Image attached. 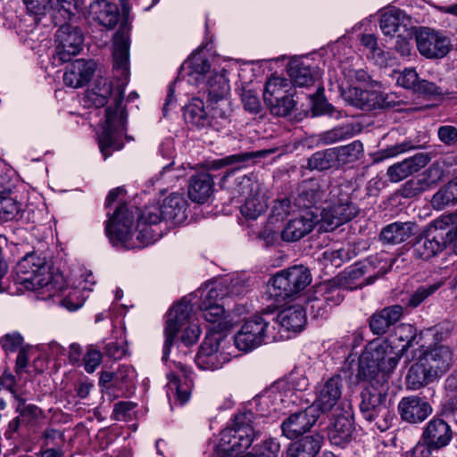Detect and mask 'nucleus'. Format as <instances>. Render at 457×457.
<instances>
[{"instance_id": "nucleus-6", "label": "nucleus", "mask_w": 457, "mask_h": 457, "mask_svg": "<svg viewBox=\"0 0 457 457\" xmlns=\"http://www.w3.org/2000/svg\"><path fill=\"white\" fill-rule=\"evenodd\" d=\"M312 281L309 270L303 265L292 266L277 273L270 280L268 294L277 305L293 298Z\"/></svg>"}, {"instance_id": "nucleus-24", "label": "nucleus", "mask_w": 457, "mask_h": 457, "mask_svg": "<svg viewBox=\"0 0 457 457\" xmlns=\"http://www.w3.org/2000/svg\"><path fill=\"white\" fill-rule=\"evenodd\" d=\"M453 438L451 426L443 419L433 418L424 428L422 440L435 450L447 446Z\"/></svg>"}, {"instance_id": "nucleus-15", "label": "nucleus", "mask_w": 457, "mask_h": 457, "mask_svg": "<svg viewBox=\"0 0 457 457\" xmlns=\"http://www.w3.org/2000/svg\"><path fill=\"white\" fill-rule=\"evenodd\" d=\"M221 340L219 333H212L205 337L195 356V363L201 370H215L228 361L225 354L219 352Z\"/></svg>"}, {"instance_id": "nucleus-38", "label": "nucleus", "mask_w": 457, "mask_h": 457, "mask_svg": "<svg viewBox=\"0 0 457 457\" xmlns=\"http://www.w3.org/2000/svg\"><path fill=\"white\" fill-rule=\"evenodd\" d=\"M213 179L209 173L201 172L190 179L188 195L193 202L203 204L212 193Z\"/></svg>"}, {"instance_id": "nucleus-14", "label": "nucleus", "mask_w": 457, "mask_h": 457, "mask_svg": "<svg viewBox=\"0 0 457 457\" xmlns=\"http://www.w3.org/2000/svg\"><path fill=\"white\" fill-rule=\"evenodd\" d=\"M84 36L80 29L70 23L62 25L55 33L56 58L67 62L79 54L82 49Z\"/></svg>"}, {"instance_id": "nucleus-4", "label": "nucleus", "mask_w": 457, "mask_h": 457, "mask_svg": "<svg viewBox=\"0 0 457 457\" xmlns=\"http://www.w3.org/2000/svg\"><path fill=\"white\" fill-rule=\"evenodd\" d=\"M255 415L251 411L237 413L232 425L222 430L216 457H237L252 445L254 436Z\"/></svg>"}, {"instance_id": "nucleus-60", "label": "nucleus", "mask_w": 457, "mask_h": 457, "mask_svg": "<svg viewBox=\"0 0 457 457\" xmlns=\"http://www.w3.org/2000/svg\"><path fill=\"white\" fill-rule=\"evenodd\" d=\"M28 11L36 15H46L51 11H54L53 0H23Z\"/></svg>"}, {"instance_id": "nucleus-43", "label": "nucleus", "mask_w": 457, "mask_h": 457, "mask_svg": "<svg viewBox=\"0 0 457 457\" xmlns=\"http://www.w3.org/2000/svg\"><path fill=\"white\" fill-rule=\"evenodd\" d=\"M431 204L436 210L457 204V181L452 180L441 187L433 195Z\"/></svg>"}, {"instance_id": "nucleus-49", "label": "nucleus", "mask_w": 457, "mask_h": 457, "mask_svg": "<svg viewBox=\"0 0 457 457\" xmlns=\"http://www.w3.org/2000/svg\"><path fill=\"white\" fill-rule=\"evenodd\" d=\"M10 189L2 191V221L16 220L21 215V204L16 198L5 195Z\"/></svg>"}, {"instance_id": "nucleus-55", "label": "nucleus", "mask_w": 457, "mask_h": 457, "mask_svg": "<svg viewBox=\"0 0 457 457\" xmlns=\"http://www.w3.org/2000/svg\"><path fill=\"white\" fill-rule=\"evenodd\" d=\"M198 309L203 312V317L208 322L218 321L224 314V308L217 303L200 302Z\"/></svg>"}, {"instance_id": "nucleus-19", "label": "nucleus", "mask_w": 457, "mask_h": 457, "mask_svg": "<svg viewBox=\"0 0 457 457\" xmlns=\"http://www.w3.org/2000/svg\"><path fill=\"white\" fill-rule=\"evenodd\" d=\"M320 214L313 211H307L303 214L291 219L281 231V238L286 242H296L308 235L314 226L320 222Z\"/></svg>"}, {"instance_id": "nucleus-27", "label": "nucleus", "mask_w": 457, "mask_h": 457, "mask_svg": "<svg viewBox=\"0 0 457 457\" xmlns=\"http://www.w3.org/2000/svg\"><path fill=\"white\" fill-rule=\"evenodd\" d=\"M430 161L429 155L425 153H419L412 157L407 158L388 167L386 174L391 182H399L407 177L418 172Z\"/></svg>"}, {"instance_id": "nucleus-48", "label": "nucleus", "mask_w": 457, "mask_h": 457, "mask_svg": "<svg viewBox=\"0 0 457 457\" xmlns=\"http://www.w3.org/2000/svg\"><path fill=\"white\" fill-rule=\"evenodd\" d=\"M244 204L241 205L240 211L242 215L247 219L255 220L267 207L262 196L258 193L253 195L247 196L243 200Z\"/></svg>"}, {"instance_id": "nucleus-23", "label": "nucleus", "mask_w": 457, "mask_h": 457, "mask_svg": "<svg viewBox=\"0 0 457 457\" xmlns=\"http://www.w3.org/2000/svg\"><path fill=\"white\" fill-rule=\"evenodd\" d=\"M343 389V379L340 376L328 378L318 392L317 399L312 405H316L319 415L332 411L340 402Z\"/></svg>"}, {"instance_id": "nucleus-35", "label": "nucleus", "mask_w": 457, "mask_h": 457, "mask_svg": "<svg viewBox=\"0 0 457 457\" xmlns=\"http://www.w3.org/2000/svg\"><path fill=\"white\" fill-rule=\"evenodd\" d=\"M322 443L323 436L319 433L303 436L289 445L286 457H315Z\"/></svg>"}, {"instance_id": "nucleus-61", "label": "nucleus", "mask_w": 457, "mask_h": 457, "mask_svg": "<svg viewBox=\"0 0 457 457\" xmlns=\"http://www.w3.org/2000/svg\"><path fill=\"white\" fill-rule=\"evenodd\" d=\"M453 330V326L450 322H443L433 328H429L426 330L428 336L433 337L434 345H441L440 343L446 340Z\"/></svg>"}, {"instance_id": "nucleus-22", "label": "nucleus", "mask_w": 457, "mask_h": 457, "mask_svg": "<svg viewBox=\"0 0 457 457\" xmlns=\"http://www.w3.org/2000/svg\"><path fill=\"white\" fill-rule=\"evenodd\" d=\"M398 411L403 421L418 424L432 413V407L424 398L411 395L401 399L398 403Z\"/></svg>"}, {"instance_id": "nucleus-58", "label": "nucleus", "mask_w": 457, "mask_h": 457, "mask_svg": "<svg viewBox=\"0 0 457 457\" xmlns=\"http://www.w3.org/2000/svg\"><path fill=\"white\" fill-rule=\"evenodd\" d=\"M254 156H256V154H254V153H243V154H231L223 159L212 162L210 165V169L211 170H219L223 166L232 165V164H236V163H243V162H245L251 160Z\"/></svg>"}, {"instance_id": "nucleus-50", "label": "nucleus", "mask_w": 457, "mask_h": 457, "mask_svg": "<svg viewBox=\"0 0 457 457\" xmlns=\"http://www.w3.org/2000/svg\"><path fill=\"white\" fill-rule=\"evenodd\" d=\"M309 97L312 103V110L315 115H333L335 109L329 103H328L326 97L324 96L323 87H319L316 93L310 95Z\"/></svg>"}, {"instance_id": "nucleus-10", "label": "nucleus", "mask_w": 457, "mask_h": 457, "mask_svg": "<svg viewBox=\"0 0 457 457\" xmlns=\"http://www.w3.org/2000/svg\"><path fill=\"white\" fill-rule=\"evenodd\" d=\"M133 206L129 208L123 204L117 207L109 218L105 232L113 245H126L132 237L135 213Z\"/></svg>"}, {"instance_id": "nucleus-47", "label": "nucleus", "mask_w": 457, "mask_h": 457, "mask_svg": "<svg viewBox=\"0 0 457 457\" xmlns=\"http://www.w3.org/2000/svg\"><path fill=\"white\" fill-rule=\"evenodd\" d=\"M353 124L346 123L338 127H335L320 135V140L325 145H330L341 140L348 139L356 134Z\"/></svg>"}, {"instance_id": "nucleus-20", "label": "nucleus", "mask_w": 457, "mask_h": 457, "mask_svg": "<svg viewBox=\"0 0 457 457\" xmlns=\"http://www.w3.org/2000/svg\"><path fill=\"white\" fill-rule=\"evenodd\" d=\"M420 356L437 378L447 372L453 362V351L445 345H430Z\"/></svg>"}, {"instance_id": "nucleus-63", "label": "nucleus", "mask_w": 457, "mask_h": 457, "mask_svg": "<svg viewBox=\"0 0 457 457\" xmlns=\"http://www.w3.org/2000/svg\"><path fill=\"white\" fill-rule=\"evenodd\" d=\"M242 104L245 111L257 114L262 110L261 102L257 94L253 90H244L241 96Z\"/></svg>"}, {"instance_id": "nucleus-54", "label": "nucleus", "mask_w": 457, "mask_h": 457, "mask_svg": "<svg viewBox=\"0 0 457 457\" xmlns=\"http://www.w3.org/2000/svg\"><path fill=\"white\" fill-rule=\"evenodd\" d=\"M442 283H434L428 286L420 287L412 295L409 297L408 306L416 308L418 307L426 298L435 293Z\"/></svg>"}, {"instance_id": "nucleus-62", "label": "nucleus", "mask_w": 457, "mask_h": 457, "mask_svg": "<svg viewBox=\"0 0 457 457\" xmlns=\"http://www.w3.org/2000/svg\"><path fill=\"white\" fill-rule=\"evenodd\" d=\"M103 354L100 350L94 345H90L84 355L85 370L88 373H93L102 362Z\"/></svg>"}, {"instance_id": "nucleus-32", "label": "nucleus", "mask_w": 457, "mask_h": 457, "mask_svg": "<svg viewBox=\"0 0 457 457\" xmlns=\"http://www.w3.org/2000/svg\"><path fill=\"white\" fill-rule=\"evenodd\" d=\"M417 226L411 221H395L384 227L379 234V240L386 245L401 244L415 234Z\"/></svg>"}, {"instance_id": "nucleus-37", "label": "nucleus", "mask_w": 457, "mask_h": 457, "mask_svg": "<svg viewBox=\"0 0 457 457\" xmlns=\"http://www.w3.org/2000/svg\"><path fill=\"white\" fill-rule=\"evenodd\" d=\"M187 201L181 194L173 193L160 206L163 220L180 223L186 219Z\"/></svg>"}, {"instance_id": "nucleus-39", "label": "nucleus", "mask_w": 457, "mask_h": 457, "mask_svg": "<svg viewBox=\"0 0 457 457\" xmlns=\"http://www.w3.org/2000/svg\"><path fill=\"white\" fill-rule=\"evenodd\" d=\"M184 119L197 129L209 128L212 120L209 112L205 111L204 101L197 97L185 106Z\"/></svg>"}, {"instance_id": "nucleus-17", "label": "nucleus", "mask_w": 457, "mask_h": 457, "mask_svg": "<svg viewBox=\"0 0 457 457\" xmlns=\"http://www.w3.org/2000/svg\"><path fill=\"white\" fill-rule=\"evenodd\" d=\"M326 200V191L316 180L303 181L297 189V195L294 198V206L303 211H313L320 213V206Z\"/></svg>"}, {"instance_id": "nucleus-8", "label": "nucleus", "mask_w": 457, "mask_h": 457, "mask_svg": "<svg viewBox=\"0 0 457 457\" xmlns=\"http://www.w3.org/2000/svg\"><path fill=\"white\" fill-rule=\"evenodd\" d=\"M295 89L288 79L271 77L265 84L263 100L271 114L286 117L292 113L296 102L294 99Z\"/></svg>"}, {"instance_id": "nucleus-1", "label": "nucleus", "mask_w": 457, "mask_h": 457, "mask_svg": "<svg viewBox=\"0 0 457 457\" xmlns=\"http://www.w3.org/2000/svg\"><path fill=\"white\" fill-rule=\"evenodd\" d=\"M129 31L130 25L125 20L120 22L113 37V68L120 80L116 88L112 89V81L108 78L98 77L86 94L87 102L96 108L104 106L108 98L113 96L114 106L105 109V120L98 135L99 148L104 159L113 151L123 147L121 137L125 131L127 116L125 110L121 108V103L129 74Z\"/></svg>"}, {"instance_id": "nucleus-34", "label": "nucleus", "mask_w": 457, "mask_h": 457, "mask_svg": "<svg viewBox=\"0 0 457 457\" xmlns=\"http://www.w3.org/2000/svg\"><path fill=\"white\" fill-rule=\"evenodd\" d=\"M436 379H437L436 376L421 356L410 367L405 378L407 388L411 390H418Z\"/></svg>"}, {"instance_id": "nucleus-44", "label": "nucleus", "mask_w": 457, "mask_h": 457, "mask_svg": "<svg viewBox=\"0 0 457 457\" xmlns=\"http://www.w3.org/2000/svg\"><path fill=\"white\" fill-rule=\"evenodd\" d=\"M340 280L334 278L328 282L322 283L319 287L318 293H320V297L325 300L327 305L331 308L334 305H338L344 299L339 287Z\"/></svg>"}, {"instance_id": "nucleus-51", "label": "nucleus", "mask_w": 457, "mask_h": 457, "mask_svg": "<svg viewBox=\"0 0 457 457\" xmlns=\"http://www.w3.org/2000/svg\"><path fill=\"white\" fill-rule=\"evenodd\" d=\"M457 213L442 216L434 220V228L436 231L447 230L444 239L446 240V244L452 242L454 239L457 226Z\"/></svg>"}, {"instance_id": "nucleus-5", "label": "nucleus", "mask_w": 457, "mask_h": 457, "mask_svg": "<svg viewBox=\"0 0 457 457\" xmlns=\"http://www.w3.org/2000/svg\"><path fill=\"white\" fill-rule=\"evenodd\" d=\"M16 272L19 277V282L27 289H46L49 296L62 289L60 285L62 282V276L56 275L53 277L49 272V267L45 259L40 258L35 253L26 254L17 263Z\"/></svg>"}, {"instance_id": "nucleus-9", "label": "nucleus", "mask_w": 457, "mask_h": 457, "mask_svg": "<svg viewBox=\"0 0 457 457\" xmlns=\"http://www.w3.org/2000/svg\"><path fill=\"white\" fill-rule=\"evenodd\" d=\"M270 322L262 315L245 320L235 336V345L240 351L249 352L262 345L269 338L276 339L270 330Z\"/></svg>"}, {"instance_id": "nucleus-31", "label": "nucleus", "mask_w": 457, "mask_h": 457, "mask_svg": "<svg viewBox=\"0 0 457 457\" xmlns=\"http://www.w3.org/2000/svg\"><path fill=\"white\" fill-rule=\"evenodd\" d=\"M288 74L294 85L299 87L312 86L320 78L318 67L301 60L290 62Z\"/></svg>"}, {"instance_id": "nucleus-18", "label": "nucleus", "mask_w": 457, "mask_h": 457, "mask_svg": "<svg viewBox=\"0 0 457 457\" xmlns=\"http://www.w3.org/2000/svg\"><path fill=\"white\" fill-rule=\"evenodd\" d=\"M335 411L328 436L332 445L343 447L352 440L354 430L353 415L343 409L336 408Z\"/></svg>"}, {"instance_id": "nucleus-33", "label": "nucleus", "mask_w": 457, "mask_h": 457, "mask_svg": "<svg viewBox=\"0 0 457 457\" xmlns=\"http://www.w3.org/2000/svg\"><path fill=\"white\" fill-rule=\"evenodd\" d=\"M445 246L446 240L442 233L434 236L429 233L417 238L413 245V255L418 259L428 260L442 252Z\"/></svg>"}, {"instance_id": "nucleus-42", "label": "nucleus", "mask_w": 457, "mask_h": 457, "mask_svg": "<svg viewBox=\"0 0 457 457\" xmlns=\"http://www.w3.org/2000/svg\"><path fill=\"white\" fill-rule=\"evenodd\" d=\"M337 167L354 162L363 156V144L360 140L333 147Z\"/></svg>"}, {"instance_id": "nucleus-36", "label": "nucleus", "mask_w": 457, "mask_h": 457, "mask_svg": "<svg viewBox=\"0 0 457 457\" xmlns=\"http://www.w3.org/2000/svg\"><path fill=\"white\" fill-rule=\"evenodd\" d=\"M277 323L287 331L300 332L306 323L305 310L299 304H295L280 311Z\"/></svg>"}, {"instance_id": "nucleus-64", "label": "nucleus", "mask_w": 457, "mask_h": 457, "mask_svg": "<svg viewBox=\"0 0 457 457\" xmlns=\"http://www.w3.org/2000/svg\"><path fill=\"white\" fill-rule=\"evenodd\" d=\"M439 140L447 146L457 144V128L452 125L440 126L437 129Z\"/></svg>"}, {"instance_id": "nucleus-52", "label": "nucleus", "mask_w": 457, "mask_h": 457, "mask_svg": "<svg viewBox=\"0 0 457 457\" xmlns=\"http://www.w3.org/2000/svg\"><path fill=\"white\" fill-rule=\"evenodd\" d=\"M395 337L400 342H405L402 345L399 351L403 354L410 347L413 345V342L416 340L415 328L410 324L402 323L395 327Z\"/></svg>"}, {"instance_id": "nucleus-2", "label": "nucleus", "mask_w": 457, "mask_h": 457, "mask_svg": "<svg viewBox=\"0 0 457 457\" xmlns=\"http://www.w3.org/2000/svg\"><path fill=\"white\" fill-rule=\"evenodd\" d=\"M370 379L360 393V412L366 421L384 432L391 428L395 419L387 403L389 383L385 376Z\"/></svg>"}, {"instance_id": "nucleus-46", "label": "nucleus", "mask_w": 457, "mask_h": 457, "mask_svg": "<svg viewBox=\"0 0 457 457\" xmlns=\"http://www.w3.org/2000/svg\"><path fill=\"white\" fill-rule=\"evenodd\" d=\"M336 167L337 165L333 148L314 153L307 162V168L310 170H325Z\"/></svg>"}, {"instance_id": "nucleus-29", "label": "nucleus", "mask_w": 457, "mask_h": 457, "mask_svg": "<svg viewBox=\"0 0 457 457\" xmlns=\"http://www.w3.org/2000/svg\"><path fill=\"white\" fill-rule=\"evenodd\" d=\"M182 375H168L167 396L170 401L178 402L180 405L185 404L190 398L193 387V380L189 377L185 367H180Z\"/></svg>"}, {"instance_id": "nucleus-45", "label": "nucleus", "mask_w": 457, "mask_h": 457, "mask_svg": "<svg viewBox=\"0 0 457 457\" xmlns=\"http://www.w3.org/2000/svg\"><path fill=\"white\" fill-rule=\"evenodd\" d=\"M259 185L248 176H241L236 179L234 187L231 188L232 198H238L237 202H243L247 196L258 193Z\"/></svg>"}, {"instance_id": "nucleus-26", "label": "nucleus", "mask_w": 457, "mask_h": 457, "mask_svg": "<svg viewBox=\"0 0 457 457\" xmlns=\"http://www.w3.org/2000/svg\"><path fill=\"white\" fill-rule=\"evenodd\" d=\"M379 26L386 36H400L402 33L412 30L411 19L400 9H391L381 15Z\"/></svg>"}, {"instance_id": "nucleus-25", "label": "nucleus", "mask_w": 457, "mask_h": 457, "mask_svg": "<svg viewBox=\"0 0 457 457\" xmlns=\"http://www.w3.org/2000/svg\"><path fill=\"white\" fill-rule=\"evenodd\" d=\"M96 71L93 61L78 59L67 66L63 74V82L72 88L84 87L92 79Z\"/></svg>"}, {"instance_id": "nucleus-3", "label": "nucleus", "mask_w": 457, "mask_h": 457, "mask_svg": "<svg viewBox=\"0 0 457 457\" xmlns=\"http://www.w3.org/2000/svg\"><path fill=\"white\" fill-rule=\"evenodd\" d=\"M403 355L399 350L395 351L389 340L374 341L359 358L358 375L364 379L382 376L388 379Z\"/></svg>"}, {"instance_id": "nucleus-41", "label": "nucleus", "mask_w": 457, "mask_h": 457, "mask_svg": "<svg viewBox=\"0 0 457 457\" xmlns=\"http://www.w3.org/2000/svg\"><path fill=\"white\" fill-rule=\"evenodd\" d=\"M210 118L212 119L210 127L215 130L222 129L230 122L232 113L231 102L229 99H221L220 101L209 102Z\"/></svg>"}, {"instance_id": "nucleus-28", "label": "nucleus", "mask_w": 457, "mask_h": 457, "mask_svg": "<svg viewBox=\"0 0 457 457\" xmlns=\"http://www.w3.org/2000/svg\"><path fill=\"white\" fill-rule=\"evenodd\" d=\"M89 14L99 25L113 29L120 21V10L116 4L107 0H94L89 4Z\"/></svg>"}, {"instance_id": "nucleus-12", "label": "nucleus", "mask_w": 457, "mask_h": 457, "mask_svg": "<svg viewBox=\"0 0 457 457\" xmlns=\"http://www.w3.org/2000/svg\"><path fill=\"white\" fill-rule=\"evenodd\" d=\"M192 295L183 297L179 303L173 305L170 309L166 327L164 329L165 341L162 351V360L166 361L169 357L170 347L177 337L179 328L188 320L192 312Z\"/></svg>"}, {"instance_id": "nucleus-7", "label": "nucleus", "mask_w": 457, "mask_h": 457, "mask_svg": "<svg viewBox=\"0 0 457 457\" xmlns=\"http://www.w3.org/2000/svg\"><path fill=\"white\" fill-rule=\"evenodd\" d=\"M330 204L322 207L320 222L326 229H334L353 220L359 212L358 208L351 202L349 194L341 186L335 187L330 191Z\"/></svg>"}, {"instance_id": "nucleus-30", "label": "nucleus", "mask_w": 457, "mask_h": 457, "mask_svg": "<svg viewBox=\"0 0 457 457\" xmlns=\"http://www.w3.org/2000/svg\"><path fill=\"white\" fill-rule=\"evenodd\" d=\"M403 313L401 305L395 304L385 307L373 313L369 321L370 328L375 335H384L387 330L400 320Z\"/></svg>"}, {"instance_id": "nucleus-57", "label": "nucleus", "mask_w": 457, "mask_h": 457, "mask_svg": "<svg viewBox=\"0 0 457 457\" xmlns=\"http://www.w3.org/2000/svg\"><path fill=\"white\" fill-rule=\"evenodd\" d=\"M86 300L83 293L79 288H71L67 295L61 301L62 306L65 307L70 312H74L79 309Z\"/></svg>"}, {"instance_id": "nucleus-13", "label": "nucleus", "mask_w": 457, "mask_h": 457, "mask_svg": "<svg viewBox=\"0 0 457 457\" xmlns=\"http://www.w3.org/2000/svg\"><path fill=\"white\" fill-rule=\"evenodd\" d=\"M392 263L393 262H388L379 254L371 255L353 265L347 271V278L351 281L364 278L363 281L358 285V287H362L374 283L378 278L386 274L391 269Z\"/></svg>"}, {"instance_id": "nucleus-53", "label": "nucleus", "mask_w": 457, "mask_h": 457, "mask_svg": "<svg viewBox=\"0 0 457 457\" xmlns=\"http://www.w3.org/2000/svg\"><path fill=\"white\" fill-rule=\"evenodd\" d=\"M124 377L121 376L120 379ZM120 380L119 375L111 371H102L99 378V386L104 395H109V401L116 398V395L112 394L114 387L117 386Z\"/></svg>"}, {"instance_id": "nucleus-56", "label": "nucleus", "mask_w": 457, "mask_h": 457, "mask_svg": "<svg viewBox=\"0 0 457 457\" xmlns=\"http://www.w3.org/2000/svg\"><path fill=\"white\" fill-rule=\"evenodd\" d=\"M163 220L162 213L161 212L160 206L150 205L146 206L138 214V226L140 225H156Z\"/></svg>"}, {"instance_id": "nucleus-11", "label": "nucleus", "mask_w": 457, "mask_h": 457, "mask_svg": "<svg viewBox=\"0 0 457 457\" xmlns=\"http://www.w3.org/2000/svg\"><path fill=\"white\" fill-rule=\"evenodd\" d=\"M415 40L420 54L428 59H441L451 50L450 38L443 33L423 27L416 31Z\"/></svg>"}, {"instance_id": "nucleus-21", "label": "nucleus", "mask_w": 457, "mask_h": 457, "mask_svg": "<svg viewBox=\"0 0 457 457\" xmlns=\"http://www.w3.org/2000/svg\"><path fill=\"white\" fill-rule=\"evenodd\" d=\"M342 96L349 104L363 111L383 108L386 105L383 95L377 90H364L357 87H349L343 91Z\"/></svg>"}, {"instance_id": "nucleus-40", "label": "nucleus", "mask_w": 457, "mask_h": 457, "mask_svg": "<svg viewBox=\"0 0 457 457\" xmlns=\"http://www.w3.org/2000/svg\"><path fill=\"white\" fill-rule=\"evenodd\" d=\"M230 86L227 78V71L212 74L207 80L208 103L229 99Z\"/></svg>"}, {"instance_id": "nucleus-59", "label": "nucleus", "mask_w": 457, "mask_h": 457, "mask_svg": "<svg viewBox=\"0 0 457 457\" xmlns=\"http://www.w3.org/2000/svg\"><path fill=\"white\" fill-rule=\"evenodd\" d=\"M24 339L19 332H12L2 337V348L5 353L19 352L21 348L27 347L23 345Z\"/></svg>"}, {"instance_id": "nucleus-16", "label": "nucleus", "mask_w": 457, "mask_h": 457, "mask_svg": "<svg viewBox=\"0 0 457 457\" xmlns=\"http://www.w3.org/2000/svg\"><path fill=\"white\" fill-rule=\"evenodd\" d=\"M320 418L316 405H310L303 411L289 415L281 424L283 435L288 439H295L311 429Z\"/></svg>"}]
</instances>
